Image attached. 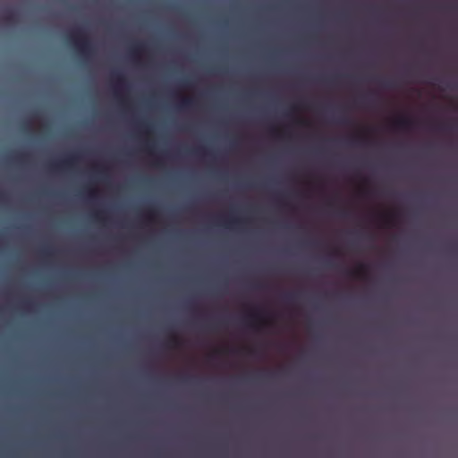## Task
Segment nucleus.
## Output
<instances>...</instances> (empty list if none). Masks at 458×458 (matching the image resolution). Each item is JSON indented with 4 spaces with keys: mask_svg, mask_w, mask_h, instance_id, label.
<instances>
[{
    "mask_svg": "<svg viewBox=\"0 0 458 458\" xmlns=\"http://www.w3.org/2000/svg\"><path fill=\"white\" fill-rule=\"evenodd\" d=\"M437 129H438V130H444V129H445V127H443V126H439V127H437Z\"/></svg>",
    "mask_w": 458,
    "mask_h": 458,
    "instance_id": "48",
    "label": "nucleus"
},
{
    "mask_svg": "<svg viewBox=\"0 0 458 458\" xmlns=\"http://www.w3.org/2000/svg\"><path fill=\"white\" fill-rule=\"evenodd\" d=\"M344 53H345V54L347 53V50H346V49L344 50Z\"/></svg>",
    "mask_w": 458,
    "mask_h": 458,
    "instance_id": "53",
    "label": "nucleus"
},
{
    "mask_svg": "<svg viewBox=\"0 0 458 458\" xmlns=\"http://www.w3.org/2000/svg\"><path fill=\"white\" fill-rule=\"evenodd\" d=\"M360 142L362 143V145H364L365 147H369L371 145V140L368 137V136H362L360 138Z\"/></svg>",
    "mask_w": 458,
    "mask_h": 458,
    "instance_id": "26",
    "label": "nucleus"
},
{
    "mask_svg": "<svg viewBox=\"0 0 458 458\" xmlns=\"http://www.w3.org/2000/svg\"><path fill=\"white\" fill-rule=\"evenodd\" d=\"M367 81H370V82H377V83H379L386 88H390L393 86L392 84V81L390 80H385V79H381V78H378V77H369L367 78Z\"/></svg>",
    "mask_w": 458,
    "mask_h": 458,
    "instance_id": "11",
    "label": "nucleus"
},
{
    "mask_svg": "<svg viewBox=\"0 0 458 458\" xmlns=\"http://www.w3.org/2000/svg\"><path fill=\"white\" fill-rule=\"evenodd\" d=\"M29 155L18 154L14 157V159L20 163H25L28 160Z\"/></svg>",
    "mask_w": 458,
    "mask_h": 458,
    "instance_id": "23",
    "label": "nucleus"
},
{
    "mask_svg": "<svg viewBox=\"0 0 458 458\" xmlns=\"http://www.w3.org/2000/svg\"><path fill=\"white\" fill-rule=\"evenodd\" d=\"M68 40L82 57L89 58L93 55L94 46L83 30L72 32L68 36Z\"/></svg>",
    "mask_w": 458,
    "mask_h": 458,
    "instance_id": "2",
    "label": "nucleus"
},
{
    "mask_svg": "<svg viewBox=\"0 0 458 458\" xmlns=\"http://www.w3.org/2000/svg\"><path fill=\"white\" fill-rule=\"evenodd\" d=\"M337 252H338L339 259H341V256L344 255V230L341 228L338 229Z\"/></svg>",
    "mask_w": 458,
    "mask_h": 458,
    "instance_id": "10",
    "label": "nucleus"
},
{
    "mask_svg": "<svg viewBox=\"0 0 458 458\" xmlns=\"http://www.w3.org/2000/svg\"><path fill=\"white\" fill-rule=\"evenodd\" d=\"M344 296V290L341 289V286L339 285L338 289V305H341V298Z\"/></svg>",
    "mask_w": 458,
    "mask_h": 458,
    "instance_id": "32",
    "label": "nucleus"
},
{
    "mask_svg": "<svg viewBox=\"0 0 458 458\" xmlns=\"http://www.w3.org/2000/svg\"><path fill=\"white\" fill-rule=\"evenodd\" d=\"M371 130H372L371 128H367V129H366V131H367V132H369V131H371Z\"/></svg>",
    "mask_w": 458,
    "mask_h": 458,
    "instance_id": "49",
    "label": "nucleus"
},
{
    "mask_svg": "<svg viewBox=\"0 0 458 458\" xmlns=\"http://www.w3.org/2000/svg\"><path fill=\"white\" fill-rule=\"evenodd\" d=\"M145 50H146L145 44L139 43V44L134 45L131 47V52L132 55L138 56L140 54L145 52Z\"/></svg>",
    "mask_w": 458,
    "mask_h": 458,
    "instance_id": "12",
    "label": "nucleus"
},
{
    "mask_svg": "<svg viewBox=\"0 0 458 458\" xmlns=\"http://www.w3.org/2000/svg\"><path fill=\"white\" fill-rule=\"evenodd\" d=\"M344 15H345V16L347 15V13H346V12L344 13Z\"/></svg>",
    "mask_w": 458,
    "mask_h": 458,
    "instance_id": "52",
    "label": "nucleus"
},
{
    "mask_svg": "<svg viewBox=\"0 0 458 458\" xmlns=\"http://www.w3.org/2000/svg\"><path fill=\"white\" fill-rule=\"evenodd\" d=\"M394 127L399 130L403 131H410L413 129L414 125L416 124L415 121L409 118V117H400L394 122Z\"/></svg>",
    "mask_w": 458,
    "mask_h": 458,
    "instance_id": "5",
    "label": "nucleus"
},
{
    "mask_svg": "<svg viewBox=\"0 0 458 458\" xmlns=\"http://www.w3.org/2000/svg\"><path fill=\"white\" fill-rule=\"evenodd\" d=\"M346 109H347V108L345 107V110H346ZM344 123H345V128H346V127H347V125H348V118H347V115H346V114H345V120H344Z\"/></svg>",
    "mask_w": 458,
    "mask_h": 458,
    "instance_id": "40",
    "label": "nucleus"
},
{
    "mask_svg": "<svg viewBox=\"0 0 458 458\" xmlns=\"http://www.w3.org/2000/svg\"><path fill=\"white\" fill-rule=\"evenodd\" d=\"M377 101L378 94L375 91H370L360 98L359 104L364 108H370L374 106Z\"/></svg>",
    "mask_w": 458,
    "mask_h": 458,
    "instance_id": "4",
    "label": "nucleus"
},
{
    "mask_svg": "<svg viewBox=\"0 0 458 458\" xmlns=\"http://www.w3.org/2000/svg\"><path fill=\"white\" fill-rule=\"evenodd\" d=\"M337 22H338V69L337 81L338 86L344 84V0H338L337 7Z\"/></svg>",
    "mask_w": 458,
    "mask_h": 458,
    "instance_id": "1",
    "label": "nucleus"
},
{
    "mask_svg": "<svg viewBox=\"0 0 458 458\" xmlns=\"http://www.w3.org/2000/svg\"><path fill=\"white\" fill-rule=\"evenodd\" d=\"M300 105H301L302 107H307V105H306V102H305V101H301V102H300Z\"/></svg>",
    "mask_w": 458,
    "mask_h": 458,
    "instance_id": "38",
    "label": "nucleus"
},
{
    "mask_svg": "<svg viewBox=\"0 0 458 458\" xmlns=\"http://www.w3.org/2000/svg\"><path fill=\"white\" fill-rule=\"evenodd\" d=\"M106 169L105 167H101V168H98V174H99V175H101V177H102L103 179H105V178H106Z\"/></svg>",
    "mask_w": 458,
    "mask_h": 458,
    "instance_id": "31",
    "label": "nucleus"
},
{
    "mask_svg": "<svg viewBox=\"0 0 458 458\" xmlns=\"http://www.w3.org/2000/svg\"><path fill=\"white\" fill-rule=\"evenodd\" d=\"M271 131H272L274 134H277V132H278V131H277L276 128H274V127H272V128H271Z\"/></svg>",
    "mask_w": 458,
    "mask_h": 458,
    "instance_id": "39",
    "label": "nucleus"
},
{
    "mask_svg": "<svg viewBox=\"0 0 458 458\" xmlns=\"http://www.w3.org/2000/svg\"><path fill=\"white\" fill-rule=\"evenodd\" d=\"M344 33H347V25H344Z\"/></svg>",
    "mask_w": 458,
    "mask_h": 458,
    "instance_id": "44",
    "label": "nucleus"
},
{
    "mask_svg": "<svg viewBox=\"0 0 458 458\" xmlns=\"http://www.w3.org/2000/svg\"><path fill=\"white\" fill-rule=\"evenodd\" d=\"M77 160V155H71L60 161L50 163L48 165V168L51 171H61L64 169L71 168L74 165Z\"/></svg>",
    "mask_w": 458,
    "mask_h": 458,
    "instance_id": "3",
    "label": "nucleus"
},
{
    "mask_svg": "<svg viewBox=\"0 0 458 458\" xmlns=\"http://www.w3.org/2000/svg\"><path fill=\"white\" fill-rule=\"evenodd\" d=\"M154 215H155V210L153 208H149L148 210V214H147L148 218L152 219Z\"/></svg>",
    "mask_w": 458,
    "mask_h": 458,
    "instance_id": "34",
    "label": "nucleus"
},
{
    "mask_svg": "<svg viewBox=\"0 0 458 458\" xmlns=\"http://www.w3.org/2000/svg\"><path fill=\"white\" fill-rule=\"evenodd\" d=\"M167 344L172 348H178L182 345V341L178 336L173 335L169 337Z\"/></svg>",
    "mask_w": 458,
    "mask_h": 458,
    "instance_id": "15",
    "label": "nucleus"
},
{
    "mask_svg": "<svg viewBox=\"0 0 458 458\" xmlns=\"http://www.w3.org/2000/svg\"><path fill=\"white\" fill-rule=\"evenodd\" d=\"M358 276L362 280H368L369 276V265L360 263L356 269Z\"/></svg>",
    "mask_w": 458,
    "mask_h": 458,
    "instance_id": "7",
    "label": "nucleus"
},
{
    "mask_svg": "<svg viewBox=\"0 0 458 458\" xmlns=\"http://www.w3.org/2000/svg\"><path fill=\"white\" fill-rule=\"evenodd\" d=\"M137 126L140 128V129H143L145 132H148V128L147 126V124L144 123V122H138L137 123Z\"/></svg>",
    "mask_w": 458,
    "mask_h": 458,
    "instance_id": "27",
    "label": "nucleus"
},
{
    "mask_svg": "<svg viewBox=\"0 0 458 458\" xmlns=\"http://www.w3.org/2000/svg\"><path fill=\"white\" fill-rule=\"evenodd\" d=\"M189 152L193 153L201 157H211L212 154L207 150L204 147H198L194 149L190 150Z\"/></svg>",
    "mask_w": 458,
    "mask_h": 458,
    "instance_id": "14",
    "label": "nucleus"
},
{
    "mask_svg": "<svg viewBox=\"0 0 458 458\" xmlns=\"http://www.w3.org/2000/svg\"><path fill=\"white\" fill-rule=\"evenodd\" d=\"M337 144H338V176H341V169H344V155L341 153V147L344 146V134L339 131L337 136Z\"/></svg>",
    "mask_w": 458,
    "mask_h": 458,
    "instance_id": "6",
    "label": "nucleus"
},
{
    "mask_svg": "<svg viewBox=\"0 0 458 458\" xmlns=\"http://www.w3.org/2000/svg\"><path fill=\"white\" fill-rule=\"evenodd\" d=\"M381 218L384 219L385 222H386L387 224L390 222L391 218H392V216L391 215H380L379 216Z\"/></svg>",
    "mask_w": 458,
    "mask_h": 458,
    "instance_id": "33",
    "label": "nucleus"
},
{
    "mask_svg": "<svg viewBox=\"0 0 458 458\" xmlns=\"http://www.w3.org/2000/svg\"><path fill=\"white\" fill-rule=\"evenodd\" d=\"M344 140H345V143H346L347 142V135L346 134H345Z\"/></svg>",
    "mask_w": 458,
    "mask_h": 458,
    "instance_id": "50",
    "label": "nucleus"
},
{
    "mask_svg": "<svg viewBox=\"0 0 458 458\" xmlns=\"http://www.w3.org/2000/svg\"><path fill=\"white\" fill-rule=\"evenodd\" d=\"M449 251L452 254H456V252H457V244L456 243L450 244L449 245Z\"/></svg>",
    "mask_w": 458,
    "mask_h": 458,
    "instance_id": "28",
    "label": "nucleus"
},
{
    "mask_svg": "<svg viewBox=\"0 0 458 458\" xmlns=\"http://www.w3.org/2000/svg\"><path fill=\"white\" fill-rule=\"evenodd\" d=\"M297 123L301 125V126H309L310 125V122L308 120H305V119H298L297 120Z\"/></svg>",
    "mask_w": 458,
    "mask_h": 458,
    "instance_id": "29",
    "label": "nucleus"
},
{
    "mask_svg": "<svg viewBox=\"0 0 458 458\" xmlns=\"http://www.w3.org/2000/svg\"><path fill=\"white\" fill-rule=\"evenodd\" d=\"M93 216L98 221H105L106 219V216H104V212L103 211H96L93 214Z\"/></svg>",
    "mask_w": 458,
    "mask_h": 458,
    "instance_id": "24",
    "label": "nucleus"
},
{
    "mask_svg": "<svg viewBox=\"0 0 458 458\" xmlns=\"http://www.w3.org/2000/svg\"><path fill=\"white\" fill-rule=\"evenodd\" d=\"M367 239L371 242L370 247L374 248L373 242H375V235L373 233H368L367 234Z\"/></svg>",
    "mask_w": 458,
    "mask_h": 458,
    "instance_id": "30",
    "label": "nucleus"
},
{
    "mask_svg": "<svg viewBox=\"0 0 458 458\" xmlns=\"http://www.w3.org/2000/svg\"><path fill=\"white\" fill-rule=\"evenodd\" d=\"M243 220L238 217L230 216L225 220L224 225L225 227L236 228L243 224Z\"/></svg>",
    "mask_w": 458,
    "mask_h": 458,
    "instance_id": "9",
    "label": "nucleus"
},
{
    "mask_svg": "<svg viewBox=\"0 0 458 458\" xmlns=\"http://www.w3.org/2000/svg\"><path fill=\"white\" fill-rule=\"evenodd\" d=\"M304 245H306L307 247H309L310 249H316V248L319 247L320 242L318 240L311 239V240L306 241L304 242Z\"/></svg>",
    "mask_w": 458,
    "mask_h": 458,
    "instance_id": "21",
    "label": "nucleus"
},
{
    "mask_svg": "<svg viewBox=\"0 0 458 458\" xmlns=\"http://www.w3.org/2000/svg\"><path fill=\"white\" fill-rule=\"evenodd\" d=\"M15 20L14 14L11 12L7 13L4 17L3 21L6 23H12Z\"/></svg>",
    "mask_w": 458,
    "mask_h": 458,
    "instance_id": "22",
    "label": "nucleus"
},
{
    "mask_svg": "<svg viewBox=\"0 0 458 458\" xmlns=\"http://www.w3.org/2000/svg\"><path fill=\"white\" fill-rule=\"evenodd\" d=\"M344 273H345V278L347 277L348 276V267H347V265L345 264V270H344Z\"/></svg>",
    "mask_w": 458,
    "mask_h": 458,
    "instance_id": "41",
    "label": "nucleus"
},
{
    "mask_svg": "<svg viewBox=\"0 0 458 458\" xmlns=\"http://www.w3.org/2000/svg\"><path fill=\"white\" fill-rule=\"evenodd\" d=\"M344 293H345V294L347 293V287L346 286H345Z\"/></svg>",
    "mask_w": 458,
    "mask_h": 458,
    "instance_id": "51",
    "label": "nucleus"
},
{
    "mask_svg": "<svg viewBox=\"0 0 458 458\" xmlns=\"http://www.w3.org/2000/svg\"><path fill=\"white\" fill-rule=\"evenodd\" d=\"M347 197L345 196V211H344V214H345V217L347 216V209H348V205H347Z\"/></svg>",
    "mask_w": 458,
    "mask_h": 458,
    "instance_id": "36",
    "label": "nucleus"
},
{
    "mask_svg": "<svg viewBox=\"0 0 458 458\" xmlns=\"http://www.w3.org/2000/svg\"><path fill=\"white\" fill-rule=\"evenodd\" d=\"M41 253H42V255H43L44 257H46V258L52 257V256H53V254H54V253H53V251H52V250H51L50 248H47V247H46V248H43V249L41 250Z\"/></svg>",
    "mask_w": 458,
    "mask_h": 458,
    "instance_id": "25",
    "label": "nucleus"
},
{
    "mask_svg": "<svg viewBox=\"0 0 458 458\" xmlns=\"http://www.w3.org/2000/svg\"><path fill=\"white\" fill-rule=\"evenodd\" d=\"M344 33H347V25H344Z\"/></svg>",
    "mask_w": 458,
    "mask_h": 458,
    "instance_id": "46",
    "label": "nucleus"
},
{
    "mask_svg": "<svg viewBox=\"0 0 458 458\" xmlns=\"http://www.w3.org/2000/svg\"><path fill=\"white\" fill-rule=\"evenodd\" d=\"M147 149H148V151L150 154H153L152 148H151V146H150V145H148V144L147 145Z\"/></svg>",
    "mask_w": 458,
    "mask_h": 458,
    "instance_id": "37",
    "label": "nucleus"
},
{
    "mask_svg": "<svg viewBox=\"0 0 458 458\" xmlns=\"http://www.w3.org/2000/svg\"><path fill=\"white\" fill-rule=\"evenodd\" d=\"M112 77L115 79L116 86L125 85V79L122 74L118 72H114L112 74Z\"/></svg>",
    "mask_w": 458,
    "mask_h": 458,
    "instance_id": "20",
    "label": "nucleus"
},
{
    "mask_svg": "<svg viewBox=\"0 0 458 458\" xmlns=\"http://www.w3.org/2000/svg\"><path fill=\"white\" fill-rule=\"evenodd\" d=\"M362 193H363L365 196L369 197V196H372V194H373V191H372V190H370V189H365V190L362 191Z\"/></svg>",
    "mask_w": 458,
    "mask_h": 458,
    "instance_id": "35",
    "label": "nucleus"
},
{
    "mask_svg": "<svg viewBox=\"0 0 458 458\" xmlns=\"http://www.w3.org/2000/svg\"><path fill=\"white\" fill-rule=\"evenodd\" d=\"M344 33H347V25H344Z\"/></svg>",
    "mask_w": 458,
    "mask_h": 458,
    "instance_id": "45",
    "label": "nucleus"
},
{
    "mask_svg": "<svg viewBox=\"0 0 458 458\" xmlns=\"http://www.w3.org/2000/svg\"><path fill=\"white\" fill-rule=\"evenodd\" d=\"M344 33H347V25H344Z\"/></svg>",
    "mask_w": 458,
    "mask_h": 458,
    "instance_id": "47",
    "label": "nucleus"
},
{
    "mask_svg": "<svg viewBox=\"0 0 458 458\" xmlns=\"http://www.w3.org/2000/svg\"><path fill=\"white\" fill-rule=\"evenodd\" d=\"M259 312L258 311H253V312H250L247 315L246 317V321L249 322L250 325H251L250 322H254V321H259V318H260V316H259Z\"/></svg>",
    "mask_w": 458,
    "mask_h": 458,
    "instance_id": "19",
    "label": "nucleus"
},
{
    "mask_svg": "<svg viewBox=\"0 0 458 458\" xmlns=\"http://www.w3.org/2000/svg\"><path fill=\"white\" fill-rule=\"evenodd\" d=\"M338 124H344V101L339 97L338 100V115H337Z\"/></svg>",
    "mask_w": 458,
    "mask_h": 458,
    "instance_id": "13",
    "label": "nucleus"
},
{
    "mask_svg": "<svg viewBox=\"0 0 458 458\" xmlns=\"http://www.w3.org/2000/svg\"><path fill=\"white\" fill-rule=\"evenodd\" d=\"M196 106V101L192 98H182L180 100L178 107L182 110H187L194 107Z\"/></svg>",
    "mask_w": 458,
    "mask_h": 458,
    "instance_id": "8",
    "label": "nucleus"
},
{
    "mask_svg": "<svg viewBox=\"0 0 458 458\" xmlns=\"http://www.w3.org/2000/svg\"><path fill=\"white\" fill-rule=\"evenodd\" d=\"M83 192L87 194L89 199H95L98 195V191L89 186H85Z\"/></svg>",
    "mask_w": 458,
    "mask_h": 458,
    "instance_id": "18",
    "label": "nucleus"
},
{
    "mask_svg": "<svg viewBox=\"0 0 458 458\" xmlns=\"http://www.w3.org/2000/svg\"><path fill=\"white\" fill-rule=\"evenodd\" d=\"M301 293H288L284 294V299L288 302H294L298 301L301 297Z\"/></svg>",
    "mask_w": 458,
    "mask_h": 458,
    "instance_id": "16",
    "label": "nucleus"
},
{
    "mask_svg": "<svg viewBox=\"0 0 458 458\" xmlns=\"http://www.w3.org/2000/svg\"><path fill=\"white\" fill-rule=\"evenodd\" d=\"M338 270H339V274L341 273V260H339V267H338Z\"/></svg>",
    "mask_w": 458,
    "mask_h": 458,
    "instance_id": "43",
    "label": "nucleus"
},
{
    "mask_svg": "<svg viewBox=\"0 0 458 458\" xmlns=\"http://www.w3.org/2000/svg\"><path fill=\"white\" fill-rule=\"evenodd\" d=\"M184 85L187 86V87H190L191 86V83H190V81H184Z\"/></svg>",
    "mask_w": 458,
    "mask_h": 458,
    "instance_id": "42",
    "label": "nucleus"
},
{
    "mask_svg": "<svg viewBox=\"0 0 458 458\" xmlns=\"http://www.w3.org/2000/svg\"><path fill=\"white\" fill-rule=\"evenodd\" d=\"M344 216V196L342 195L341 189L338 192V217Z\"/></svg>",
    "mask_w": 458,
    "mask_h": 458,
    "instance_id": "17",
    "label": "nucleus"
}]
</instances>
